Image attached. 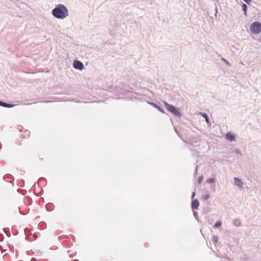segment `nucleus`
I'll use <instances>...</instances> for the list:
<instances>
[{
	"label": "nucleus",
	"instance_id": "obj_7",
	"mask_svg": "<svg viewBox=\"0 0 261 261\" xmlns=\"http://www.w3.org/2000/svg\"><path fill=\"white\" fill-rule=\"evenodd\" d=\"M148 103L149 105H150L151 106H152L153 107H154V108L156 109L157 110H158L160 112H161V113H165V112H164V110L161 108L159 105H158L157 104L155 103H153V102H148Z\"/></svg>",
	"mask_w": 261,
	"mask_h": 261
},
{
	"label": "nucleus",
	"instance_id": "obj_2",
	"mask_svg": "<svg viewBox=\"0 0 261 261\" xmlns=\"http://www.w3.org/2000/svg\"><path fill=\"white\" fill-rule=\"evenodd\" d=\"M165 105L167 110L172 113L174 115L178 118H180L181 117V114L179 112V109L178 108H176L173 105L169 104L167 102H165Z\"/></svg>",
	"mask_w": 261,
	"mask_h": 261
},
{
	"label": "nucleus",
	"instance_id": "obj_10",
	"mask_svg": "<svg viewBox=\"0 0 261 261\" xmlns=\"http://www.w3.org/2000/svg\"><path fill=\"white\" fill-rule=\"evenodd\" d=\"M200 114L203 117L205 118V121L206 122L207 125L208 126L211 125V124L210 123V120H209V118L207 116V115L205 113H200Z\"/></svg>",
	"mask_w": 261,
	"mask_h": 261
},
{
	"label": "nucleus",
	"instance_id": "obj_19",
	"mask_svg": "<svg viewBox=\"0 0 261 261\" xmlns=\"http://www.w3.org/2000/svg\"><path fill=\"white\" fill-rule=\"evenodd\" d=\"M203 177L202 176H200L198 178V182L199 184H201L202 182Z\"/></svg>",
	"mask_w": 261,
	"mask_h": 261
},
{
	"label": "nucleus",
	"instance_id": "obj_17",
	"mask_svg": "<svg viewBox=\"0 0 261 261\" xmlns=\"http://www.w3.org/2000/svg\"><path fill=\"white\" fill-rule=\"evenodd\" d=\"M4 231L5 232V233L8 237H10L11 236L10 231L9 230H7V229L6 228H4Z\"/></svg>",
	"mask_w": 261,
	"mask_h": 261
},
{
	"label": "nucleus",
	"instance_id": "obj_3",
	"mask_svg": "<svg viewBox=\"0 0 261 261\" xmlns=\"http://www.w3.org/2000/svg\"><path fill=\"white\" fill-rule=\"evenodd\" d=\"M249 28L252 33L258 34L261 32V23L255 21L250 24Z\"/></svg>",
	"mask_w": 261,
	"mask_h": 261
},
{
	"label": "nucleus",
	"instance_id": "obj_5",
	"mask_svg": "<svg viewBox=\"0 0 261 261\" xmlns=\"http://www.w3.org/2000/svg\"><path fill=\"white\" fill-rule=\"evenodd\" d=\"M199 205V202L198 199H196L192 200L191 203V208L194 211V210L197 209Z\"/></svg>",
	"mask_w": 261,
	"mask_h": 261
},
{
	"label": "nucleus",
	"instance_id": "obj_22",
	"mask_svg": "<svg viewBox=\"0 0 261 261\" xmlns=\"http://www.w3.org/2000/svg\"><path fill=\"white\" fill-rule=\"evenodd\" d=\"M4 239V236L2 234L0 233V242L3 241Z\"/></svg>",
	"mask_w": 261,
	"mask_h": 261
},
{
	"label": "nucleus",
	"instance_id": "obj_9",
	"mask_svg": "<svg viewBox=\"0 0 261 261\" xmlns=\"http://www.w3.org/2000/svg\"><path fill=\"white\" fill-rule=\"evenodd\" d=\"M0 106L6 108H12L15 105L11 103H6L0 100Z\"/></svg>",
	"mask_w": 261,
	"mask_h": 261
},
{
	"label": "nucleus",
	"instance_id": "obj_23",
	"mask_svg": "<svg viewBox=\"0 0 261 261\" xmlns=\"http://www.w3.org/2000/svg\"><path fill=\"white\" fill-rule=\"evenodd\" d=\"M195 195H196V193H195V192H193L192 193V195L191 198H192V199H193V198H194V197L195 196Z\"/></svg>",
	"mask_w": 261,
	"mask_h": 261
},
{
	"label": "nucleus",
	"instance_id": "obj_1",
	"mask_svg": "<svg viewBox=\"0 0 261 261\" xmlns=\"http://www.w3.org/2000/svg\"><path fill=\"white\" fill-rule=\"evenodd\" d=\"M53 15L58 19H63L68 15L67 8L62 4H59L52 10Z\"/></svg>",
	"mask_w": 261,
	"mask_h": 261
},
{
	"label": "nucleus",
	"instance_id": "obj_18",
	"mask_svg": "<svg viewBox=\"0 0 261 261\" xmlns=\"http://www.w3.org/2000/svg\"><path fill=\"white\" fill-rule=\"evenodd\" d=\"M221 60L224 61V63H225L227 65L229 66H230V63L227 60H226L224 58H222Z\"/></svg>",
	"mask_w": 261,
	"mask_h": 261
},
{
	"label": "nucleus",
	"instance_id": "obj_11",
	"mask_svg": "<svg viewBox=\"0 0 261 261\" xmlns=\"http://www.w3.org/2000/svg\"><path fill=\"white\" fill-rule=\"evenodd\" d=\"M233 224L235 226H240L241 225V220L239 219H236L233 221Z\"/></svg>",
	"mask_w": 261,
	"mask_h": 261
},
{
	"label": "nucleus",
	"instance_id": "obj_15",
	"mask_svg": "<svg viewBox=\"0 0 261 261\" xmlns=\"http://www.w3.org/2000/svg\"><path fill=\"white\" fill-rule=\"evenodd\" d=\"M212 241L215 243H217L218 241V238L217 236H215L214 237H213L212 238Z\"/></svg>",
	"mask_w": 261,
	"mask_h": 261
},
{
	"label": "nucleus",
	"instance_id": "obj_20",
	"mask_svg": "<svg viewBox=\"0 0 261 261\" xmlns=\"http://www.w3.org/2000/svg\"><path fill=\"white\" fill-rule=\"evenodd\" d=\"M235 152L238 153V154H241V151L238 149H235Z\"/></svg>",
	"mask_w": 261,
	"mask_h": 261
},
{
	"label": "nucleus",
	"instance_id": "obj_4",
	"mask_svg": "<svg viewBox=\"0 0 261 261\" xmlns=\"http://www.w3.org/2000/svg\"><path fill=\"white\" fill-rule=\"evenodd\" d=\"M73 67L76 69L82 70L84 68V66L81 61L75 60L73 62Z\"/></svg>",
	"mask_w": 261,
	"mask_h": 261
},
{
	"label": "nucleus",
	"instance_id": "obj_13",
	"mask_svg": "<svg viewBox=\"0 0 261 261\" xmlns=\"http://www.w3.org/2000/svg\"><path fill=\"white\" fill-rule=\"evenodd\" d=\"M222 223L221 221H217L215 224H214V227L215 228H218L221 226Z\"/></svg>",
	"mask_w": 261,
	"mask_h": 261
},
{
	"label": "nucleus",
	"instance_id": "obj_14",
	"mask_svg": "<svg viewBox=\"0 0 261 261\" xmlns=\"http://www.w3.org/2000/svg\"><path fill=\"white\" fill-rule=\"evenodd\" d=\"M210 197V195L209 194H205L202 196V199L203 200H206L209 199Z\"/></svg>",
	"mask_w": 261,
	"mask_h": 261
},
{
	"label": "nucleus",
	"instance_id": "obj_6",
	"mask_svg": "<svg viewBox=\"0 0 261 261\" xmlns=\"http://www.w3.org/2000/svg\"><path fill=\"white\" fill-rule=\"evenodd\" d=\"M234 184L238 187L239 188H241L243 186V182L240 178L238 177H235L234 178Z\"/></svg>",
	"mask_w": 261,
	"mask_h": 261
},
{
	"label": "nucleus",
	"instance_id": "obj_8",
	"mask_svg": "<svg viewBox=\"0 0 261 261\" xmlns=\"http://www.w3.org/2000/svg\"><path fill=\"white\" fill-rule=\"evenodd\" d=\"M226 139L230 142L233 141L235 140L234 136L230 133H227L226 135Z\"/></svg>",
	"mask_w": 261,
	"mask_h": 261
},
{
	"label": "nucleus",
	"instance_id": "obj_12",
	"mask_svg": "<svg viewBox=\"0 0 261 261\" xmlns=\"http://www.w3.org/2000/svg\"><path fill=\"white\" fill-rule=\"evenodd\" d=\"M242 6L243 11L244 12V15H245V16H247V6L245 4H243Z\"/></svg>",
	"mask_w": 261,
	"mask_h": 261
},
{
	"label": "nucleus",
	"instance_id": "obj_21",
	"mask_svg": "<svg viewBox=\"0 0 261 261\" xmlns=\"http://www.w3.org/2000/svg\"><path fill=\"white\" fill-rule=\"evenodd\" d=\"M245 2H246L247 4H248V5H250L251 2V0H243Z\"/></svg>",
	"mask_w": 261,
	"mask_h": 261
},
{
	"label": "nucleus",
	"instance_id": "obj_16",
	"mask_svg": "<svg viewBox=\"0 0 261 261\" xmlns=\"http://www.w3.org/2000/svg\"><path fill=\"white\" fill-rule=\"evenodd\" d=\"M215 181V180L214 178H211L207 180V182L209 184H212Z\"/></svg>",
	"mask_w": 261,
	"mask_h": 261
},
{
	"label": "nucleus",
	"instance_id": "obj_24",
	"mask_svg": "<svg viewBox=\"0 0 261 261\" xmlns=\"http://www.w3.org/2000/svg\"><path fill=\"white\" fill-rule=\"evenodd\" d=\"M193 214L195 217H197V213L196 212L193 211Z\"/></svg>",
	"mask_w": 261,
	"mask_h": 261
}]
</instances>
